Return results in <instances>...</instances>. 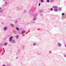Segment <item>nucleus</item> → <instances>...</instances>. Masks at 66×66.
I'll use <instances>...</instances> for the list:
<instances>
[{"label":"nucleus","mask_w":66,"mask_h":66,"mask_svg":"<svg viewBox=\"0 0 66 66\" xmlns=\"http://www.w3.org/2000/svg\"><path fill=\"white\" fill-rule=\"evenodd\" d=\"M8 29V27H4L3 29V30L4 31H5L7 30V29Z\"/></svg>","instance_id":"f257e3e1"},{"label":"nucleus","mask_w":66,"mask_h":66,"mask_svg":"<svg viewBox=\"0 0 66 66\" xmlns=\"http://www.w3.org/2000/svg\"><path fill=\"white\" fill-rule=\"evenodd\" d=\"M57 46L58 47H61L62 46V44L60 42H58L57 43Z\"/></svg>","instance_id":"f03ea898"},{"label":"nucleus","mask_w":66,"mask_h":66,"mask_svg":"<svg viewBox=\"0 0 66 66\" xmlns=\"http://www.w3.org/2000/svg\"><path fill=\"white\" fill-rule=\"evenodd\" d=\"M13 38V36H11L9 40L10 42H12V38Z\"/></svg>","instance_id":"7ed1b4c3"},{"label":"nucleus","mask_w":66,"mask_h":66,"mask_svg":"<svg viewBox=\"0 0 66 66\" xmlns=\"http://www.w3.org/2000/svg\"><path fill=\"white\" fill-rule=\"evenodd\" d=\"M53 9H56L58 7L57 6H53Z\"/></svg>","instance_id":"20e7f679"},{"label":"nucleus","mask_w":66,"mask_h":66,"mask_svg":"<svg viewBox=\"0 0 66 66\" xmlns=\"http://www.w3.org/2000/svg\"><path fill=\"white\" fill-rule=\"evenodd\" d=\"M25 31H23L21 33V34H24L25 33Z\"/></svg>","instance_id":"39448f33"},{"label":"nucleus","mask_w":66,"mask_h":66,"mask_svg":"<svg viewBox=\"0 0 66 66\" xmlns=\"http://www.w3.org/2000/svg\"><path fill=\"white\" fill-rule=\"evenodd\" d=\"M37 53L38 54H40V52L39 51H37Z\"/></svg>","instance_id":"423d86ee"},{"label":"nucleus","mask_w":66,"mask_h":66,"mask_svg":"<svg viewBox=\"0 0 66 66\" xmlns=\"http://www.w3.org/2000/svg\"><path fill=\"white\" fill-rule=\"evenodd\" d=\"M36 19V17H35L33 18V20H35Z\"/></svg>","instance_id":"0eeeda50"},{"label":"nucleus","mask_w":66,"mask_h":66,"mask_svg":"<svg viewBox=\"0 0 66 66\" xmlns=\"http://www.w3.org/2000/svg\"><path fill=\"white\" fill-rule=\"evenodd\" d=\"M10 26L11 27L13 28L14 27V25L13 24H10Z\"/></svg>","instance_id":"6e6552de"},{"label":"nucleus","mask_w":66,"mask_h":66,"mask_svg":"<svg viewBox=\"0 0 66 66\" xmlns=\"http://www.w3.org/2000/svg\"><path fill=\"white\" fill-rule=\"evenodd\" d=\"M12 43H16V41L15 40H14V41H12Z\"/></svg>","instance_id":"1a4fd4ad"},{"label":"nucleus","mask_w":66,"mask_h":66,"mask_svg":"<svg viewBox=\"0 0 66 66\" xmlns=\"http://www.w3.org/2000/svg\"><path fill=\"white\" fill-rule=\"evenodd\" d=\"M58 9H59V11H61V10H62V9L61 7L59 8Z\"/></svg>","instance_id":"9d476101"},{"label":"nucleus","mask_w":66,"mask_h":66,"mask_svg":"<svg viewBox=\"0 0 66 66\" xmlns=\"http://www.w3.org/2000/svg\"><path fill=\"white\" fill-rule=\"evenodd\" d=\"M16 29L17 31H19V28L18 27H16Z\"/></svg>","instance_id":"9b49d317"},{"label":"nucleus","mask_w":66,"mask_h":66,"mask_svg":"<svg viewBox=\"0 0 66 66\" xmlns=\"http://www.w3.org/2000/svg\"><path fill=\"white\" fill-rule=\"evenodd\" d=\"M54 11L55 12H56V11H57V9H54Z\"/></svg>","instance_id":"f8f14e48"},{"label":"nucleus","mask_w":66,"mask_h":66,"mask_svg":"<svg viewBox=\"0 0 66 66\" xmlns=\"http://www.w3.org/2000/svg\"><path fill=\"white\" fill-rule=\"evenodd\" d=\"M7 44V43H5L4 44V46H6Z\"/></svg>","instance_id":"ddd939ff"},{"label":"nucleus","mask_w":66,"mask_h":66,"mask_svg":"<svg viewBox=\"0 0 66 66\" xmlns=\"http://www.w3.org/2000/svg\"><path fill=\"white\" fill-rule=\"evenodd\" d=\"M5 4H8V3L7 1H5Z\"/></svg>","instance_id":"4468645a"},{"label":"nucleus","mask_w":66,"mask_h":66,"mask_svg":"<svg viewBox=\"0 0 66 66\" xmlns=\"http://www.w3.org/2000/svg\"><path fill=\"white\" fill-rule=\"evenodd\" d=\"M40 16H43V14L42 13H41L40 14Z\"/></svg>","instance_id":"2eb2a0df"},{"label":"nucleus","mask_w":66,"mask_h":66,"mask_svg":"<svg viewBox=\"0 0 66 66\" xmlns=\"http://www.w3.org/2000/svg\"><path fill=\"white\" fill-rule=\"evenodd\" d=\"M0 13H2V10H0Z\"/></svg>","instance_id":"dca6fc26"},{"label":"nucleus","mask_w":66,"mask_h":66,"mask_svg":"<svg viewBox=\"0 0 66 66\" xmlns=\"http://www.w3.org/2000/svg\"><path fill=\"white\" fill-rule=\"evenodd\" d=\"M64 15H65V14L64 13H63L62 14V16H64Z\"/></svg>","instance_id":"f3484780"},{"label":"nucleus","mask_w":66,"mask_h":66,"mask_svg":"<svg viewBox=\"0 0 66 66\" xmlns=\"http://www.w3.org/2000/svg\"><path fill=\"white\" fill-rule=\"evenodd\" d=\"M19 37V36H16V38H18Z\"/></svg>","instance_id":"a211bd4d"},{"label":"nucleus","mask_w":66,"mask_h":66,"mask_svg":"<svg viewBox=\"0 0 66 66\" xmlns=\"http://www.w3.org/2000/svg\"><path fill=\"white\" fill-rule=\"evenodd\" d=\"M41 2H44V0H41Z\"/></svg>","instance_id":"6ab92c4d"},{"label":"nucleus","mask_w":66,"mask_h":66,"mask_svg":"<svg viewBox=\"0 0 66 66\" xmlns=\"http://www.w3.org/2000/svg\"><path fill=\"white\" fill-rule=\"evenodd\" d=\"M47 2H49V0H47Z\"/></svg>","instance_id":"aec40b11"},{"label":"nucleus","mask_w":66,"mask_h":66,"mask_svg":"<svg viewBox=\"0 0 66 66\" xmlns=\"http://www.w3.org/2000/svg\"><path fill=\"white\" fill-rule=\"evenodd\" d=\"M33 46H35V43H34L33 44Z\"/></svg>","instance_id":"412c9836"},{"label":"nucleus","mask_w":66,"mask_h":66,"mask_svg":"<svg viewBox=\"0 0 66 66\" xmlns=\"http://www.w3.org/2000/svg\"><path fill=\"white\" fill-rule=\"evenodd\" d=\"M40 3H39V6H40Z\"/></svg>","instance_id":"4be33fe9"},{"label":"nucleus","mask_w":66,"mask_h":66,"mask_svg":"<svg viewBox=\"0 0 66 66\" xmlns=\"http://www.w3.org/2000/svg\"><path fill=\"white\" fill-rule=\"evenodd\" d=\"M64 57H66V55L65 54H64Z\"/></svg>","instance_id":"5701e85b"},{"label":"nucleus","mask_w":66,"mask_h":66,"mask_svg":"<svg viewBox=\"0 0 66 66\" xmlns=\"http://www.w3.org/2000/svg\"><path fill=\"white\" fill-rule=\"evenodd\" d=\"M53 1L52 0H51V1H50V2H53Z\"/></svg>","instance_id":"b1692460"},{"label":"nucleus","mask_w":66,"mask_h":66,"mask_svg":"<svg viewBox=\"0 0 66 66\" xmlns=\"http://www.w3.org/2000/svg\"><path fill=\"white\" fill-rule=\"evenodd\" d=\"M43 11H41L40 12V13H43Z\"/></svg>","instance_id":"393cba45"},{"label":"nucleus","mask_w":66,"mask_h":66,"mask_svg":"<svg viewBox=\"0 0 66 66\" xmlns=\"http://www.w3.org/2000/svg\"><path fill=\"white\" fill-rule=\"evenodd\" d=\"M51 11H52V9H51Z\"/></svg>","instance_id":"a878e982"},{"label":"nucleus","mask_w":66,"mask_h":66,"mask_svg":"<svg viewBox=\"0 0 66 66\" xmlns=\"http://www.w3.org/2000/svg\"><path fill=\"white\" fill-rule=\"evenodd\" d=\"M1 10V7H0V10Z\"/></svg>","instance_id":"bb28decb"},{"label":"nucleus","mask_w":66,"mask_h":66,"mask_svg":"<svg viewBox=\"0 0 66 66\" xmlns=\"http://www.w3.org/2000/svg\"><path fill=\"white\" fill-rule=\"evenodd\" d=\"M3 66H5V65H3Z\"/></svg>","instance_id":"cd10ccee"},{"label":"nucleus","mask_w":66,"mask_h":66,"mask_svg":"<svg viewBox=\"0 0 66 66\" xmlns=\"http://www.w3.org/2000/svg\"><path fill=\"white\" fill-rule=\"evenodd\" d=\"M65 47H66V45H65Z\"/></svg>","instance_id":"c85d7f7f"},{"label":"nucleus","mask_w":66,"mask_h":66,"mask_svg":"<svg viewBox=\"0 0 66 66\" xmlns=\"http://www.w3.org/2000/svg\"><path fill=\"white\" fill-rule=\"evenodd\" d=\"M53 1H54V0H52Z\"/></svg>","instance_id":"c756f323"},{"label":"nucleus","mask_w":66,"mask_h":66,"mask_svg":"<svg viewBox=\"0 0 66 66\" xmlns=\"http://www.w3.org/2000/svg\"><path fill=\"white\" fill-rule=\"evenodd\" d=\"M16 59H17L18 58V57H16Z\"/></svg>","instance_id":"7c9ffc66"}]
</instances>
